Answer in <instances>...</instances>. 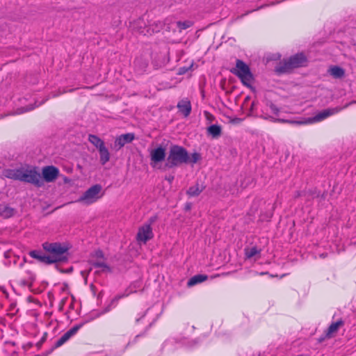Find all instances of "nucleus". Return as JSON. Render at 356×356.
<instances>
[{
    "label": "nucleus",
    "instance_id": "nucleus-1",
    "mask_svg": "<svg viewBox=\"0 0 356 356\" xmlns=\"http://www.w3.org/2000/svg\"><path fill=\"white\" fill-rule=\"evenodd\" d=\"M189 161V155L187 150L181 146L172 145L167 157L165 166L172 168Z\"/></svg>",
    "mask_w": 356,
    "mask_h": 356
},
{
    "label": "nucleus",
    "instance_id": "nucleus-2",
    "mask_svg": "<svg viewBox=\"0 0 356 356\" xmlns=\"http://www.w3.org/2000/svg\"><path fill=\"white\" fill-rule=\"evenodd\" d=\"M42 248L46 252L51 254L53 259H56V263L67 260L68 250L70 249L67 244L57 242H45L42 244Z\"/></svg>",
    "mask_w": 356,
    "mask_h": 356
},
{
    "label": "nucleus",
    "instance_id": "nucleus-3",
    "mask_svg": "<svg viewBox=\"0 0 356 356\" xmlns=\"http://www.w3.org/2000/svg\"><path fill=\"white\" fill-rule=\"evenodd\" d=\"M20 181L31 184L37 187H41L44 184L38 168L33 166L21 168Z\"/></svg>",
    "mask_w": 356,
    "mask_h": 356
},
{
    "label": "nucleus",
    "instance_id": "nucleus-4",
    "mask_svg": "<svg viewBox=\"0 0 356 356\" xmlns=\"http://www.w3.org/2000/svg\"><path fill=\"white\" fill-rule=\"evenodd\" d=\"M103 195L102 186L100 184H95L83 193L78 202L90 205L99 200Z\"/></svg>",
    "mask_w": 356,
    "mask_h": 356
},
{
    "label": "nucleus",
    "instance_id": "nucleus-5",
    "mask_svg": "<svg viewBox=\"0 0 356 356\" xmlns=\"http://www.w3.org/2000/svg\"><path fill=\"white\" fill-rule=\"evenodd\" d=\"M243 83V85L250 87L252 81L253 76L250 72V67L243 61L237 60L236 63V68L232 71Z\"/></svg>",
    "mask_w": 356,
    "mask_h": 356
},
{
    "label": "nucleus",
    "instance_id": "nucleus-6",
    "mask_svg": "<svg viewBox=\"0 0 356 356\" xmlns=\"http://www.w3.org/2000/svg\"><path fill=\"white\" fill-rule=\"evenodd\" d=\"M306 62L307 59L303 54H297L281 63L277 70L279 72H287L293 68L304 66Z\"/></svg>",
    "mask_w": 356,
    "mask_h": 356
},
{
    "label": "nucleus",
    "instance_id": "nucleus-7",
    "mask_svg": "<svg viewBox=\"0 0 356 356\" xmlns=\"http://www.w3.org/2000/svg\"><path fill=\"white\" fill-rule=\"evenodd\" d=\"M156 220V217H152L148 222L143 224L138 228L136 235V240L139 243L145 244L148 241L154 237L152 225Z\"/></svg>",
    "mask_w": 356,
    "mask_h": 356
},
{
    "label": "nucleus",
    "instance_id": "nucleus-8",
    "mask_svg": "<svg viewBox=\"0 0 356 356\" xmlns=\"http://www.w3.org/2000/svg\"><path fill=\"white\" fill-rule=\"evenodd\" d=\"M340 111H341V108L340 107L330 108L317 113L312 118H309L305 121H293L292 122L298 124L318 122L323 121L328 117L339 113Z\"/></svg>",
    "mask_w": 356,
    "mask_h": 356
},
{
    "label": "nucleus",
    "instance_id": "nucleus-9",
    "mask_svg": "<svg viewBox=\"0 0 356 356\" xmlns=\"http://www.w3.org/2000/svg\"><path fill=\"white\" fill-rule=\"evenodd\" d=\"M165 149L162 146L151 149L149 151L151 166L154 168H157L158 164L165 160Z\"/></svg>",
    "mask_w": 356,
    "mask_h": 356
},
{
    "label": "nucleus",
    "instance_id": "nucleus-10",
    "mask_svg": "<svg viewBox=\"0 0 356 356\" xmlns=\"http://www.w3.org/2000/svg\"><path fill=\"white\" fill-rule=\"evenodd\" d=\"M158 315L154 313L153 308H149L142 314H138L136 317V322L137 323L141 322L147 324L150 327L156 321Z\"/></svg>",
    "mask_w": 356,
    "mask_h": 356
},
{
    "label": "nucleus",
    "instance_id": "nucleus-11",
    "mask_svg": "<svg viewBox=\"0 0 356 356\" xmlns=\"http://www.w3.org/2000/svg\"><path fill=\"white\" fill-rule=\"evenodd\" d=\"M43 179L47 182L55 181L59 175V170L54 165H47L42 169Z\"/></svg>",
    "mask_w": 356,
    "mask_h": 356
},
{
    "label": "nucleus",
    "instance_id": "nucleus-12",
    "mask_svg": "<svg viewBox=\"0 0 356 356\" xmlns=\"http://www.w3.org/2000/svg\"><path fill=\"white\" fill-rule=\"evenodd\" d=\"M74 90V89H70L69 90H60L59 89L57 92H52L51 93V95L49 96V97L46 98L45 99L42 100V102H40L39 103H38V102H35V106L30 105V106H28L26 107H22V108H19L18 111H17V113L20 114V113H25V112H28V111H32L35 107H38V106L42 105V104H44L50 97H56L60 95L61 94H63V93H65V92H72Z\"/></svg>",
    "mask_w": 356,
    "mask_h": 356
},
{
    "label": "nucleus",
    "instance_id": "nucleus-13",
    "mask_svg": "<svg viewBox=\"0 0 356 356\" xmlns=\"http://www.w3.org/2000/svg\"><path fill=\"white\" fill-rule=\"evenodd\" d=\"M280 112L279 108L273 104L272 102H268L262 110V117L264 119L275 120L276 117L278 116Z\"/></svg>",
    "mask_w": 356,
    "mask_h": 356
},
{
    "label": "nucleus",
    "instance_id": "nucleus-14",
    "mask_svg": "<svg viewBox=\"0 0 356 356\" xmlns=\"http://www.w3.org/2000/svg\"><path fill=\"white\" fill-rule=\"evenodd\" d=\"M134 138L135 135L133 133L122 134L115 138L114 142V148L116 150H119L126 144L131 143Z\"/></svg>",
    "mask_w": 356,
    "mask_h": 356
},
{
    "label": "nucleus",
    "instance_id": "nucleus-15",
    "mask_svg": "<svg viewBox=\"0 0 356 356\" xmlns=\"http://www.w3.org/2000/svg\"><path fill=\"white\" fill-rule=\"evenodd\" d=\"M81 325H76L67 330L62 335L55 343V347L58 348L67 342L72 336H74L81 328Z\"/></svg>",
    "mask_w": 356,
    "mask_h": 356
},
{
    "label": "nucleus",
    "instance_id": "nucleus-16",
    "mask_svg": "<svg viewBox=\"0 0 356 356\" xmlns=\"http://www.w3.org/2000/svg\"><path fill=\"white\" fill-rule=\"evenodd\" d=\"M29 255L32 258L46 264L56 263V259H53L51 255H45L40 250H31L29 252Z\"/></svg>",
    "mask_w": 356,
    "mask_h": 356
},
{
    "label": "nucleus",
    "instance_id": "nucleus-17",
    "mask_svg": "<svg viewBox=\"0 0 356 356\" xmlns=\"http://www.w3.org/2000/svg\"><path fill=\"white\" fill-rule=\"evenodd\" d=\"M179 111L184 116L188 117L191 112V104L187 98L181 99L177 104Z\"/></svg>",
    "mask_w": 356,
    "mask_h": 356
},
{
    "label": "nucleus",
    "instance_id": "nucleus-18",
    "mask_svg": "<svg viewBox=\"0 0 356 356\" xmlns=\"http://www.w3.org/2000/svg\"><path fill=\"white\" fill-rule=\"evenodd\" d=\"M136 285L134 284V285H131L130 286L128 289H127L124 293H121V294H118L111 301V305H110V307L113 306V307H115L116 305H117V302L118 301L122 298H124V297H127L128 296H129L131 293H135L136 292Z\"/></svg>",
    "mask_w": 356,
    "mask_h": 356
},
{
    "label": "nucleus",
    "instance_id": "nucleus-19",
    "mask_svg": "<svg viewBox=\"0 0 356 356\" xmlns=\"http://www.w3.org/2000/svg\"><path fill=\"white\" fill-rule=\"evenodd\" d=\"M25 273L26 276L20 280V284L31 288L35 279V274L29 270H26Z\"/></svg>",
    "mask_w": 356,
    "mask_h": 356
},
{
    "label": "nucleus",
    "instance_id": "nucleus-20",
    "mask_svg": "<svg viewBox=\"0 0 356 356\" xmlns=\"http://www.w3.org/2000/svg\"><path fill=\"white\" fill-rule=\"evenodd\" d=\"M327 72L334 79H341L345 75L344 70L337 65L331 66L328 69Z\"/></svg>",
    "mask_w": 356,
    "mask_h": 356
},
{
    "label": "nucleus",
    "instance_id": "nucleus-21",
    "mask_svg": "<svg viewBox=\"0 0 356 356\" xmlns=\"http://www.w3.org/2000/svg\"><path fill=\"white\" fill-rule=\"evenodd\" d=\"M3 175L7 178L20 181L21 168L6 169L3 171Z\"/></svg>",
    "mask_w": 356,
    "mask_h": 356
},
{
    "label": "nucleus",
    "instance_id": "nucleus-22",
    "mask_svg": "<svg viewBox=\"0 0 356 356\" xmlns=\"http://www.w3.org/2000/svg\"><path fill=\"white\" fill-rule=\"evenodd\" d=\"M204 189V186L200 185L199 184H196L194 186H191L186 193L190 197H197L198 196Z\"/></svg>",
    "mask_w": 356,
    "mask_h": 356
},
{
    "label": "nucleus",
    "instance_id": "nucleus-23",
    "mask_svg": "<svg viewBox=\"0 0 356 356\" xmlns=\"http://www.w3.org/2000/svg\"><path fill=\"white\" fill-rule=\"evenodd\" d=\"M343 325V322L341 320L337 321L332 323L327 328L326 336L329 338L332 337L334 333H336L339 327Z\"/></svg>",
    "mask_w": 356,
    "mask_h": 356
},
{
    "label": "nucleus",
    "instance_id": "nucleus-24",
    "mask_svg": "<svg viewBox=\"0 0 356 356\" xmlns=\"http://www.w3.org/2000/svg\"><path fill=\"white\" fill-rule=\"evenodd\" d=\"M261 250L257 246L245 249V255L247 259H251L255 257H259Z\"/></svg>",
    "mask_w": 356,
    "mask_h": 356
},
{
    "label": "nucleus",
    "instance_id": "nucleus-25",
    "mask_svg": "<svg viewBox=\"0 0 356 356\" xmlns=\"http://www.w3.org/2000/svg\"><path fill=\"white\" fill-rule=\"evenodd\" d=\"M207 276L202 274L194 275L188 281V286H193L197 284L202 283L207 280Z\"/></svg>",
    "mask_w": 356,
    "mask_h": 356
},
{
    "label": "nucleus",
    "instance_id": "nucleus-26",
    "mask_svg": "<svg viewBox=\"0 0 356 356\" xmlns=\"http://www.w3.org/2000/svg\"><path fill=\"white\" fill-rule=\"evenodd\" d=\"M100 162L102 165L106 164L110 160V153L104 145L99 149Z\"/></svg>",
    "mask_w": 356,
    "mask_h": 356
},
{
    "label": "nucleus",
    "instance_id": "nucleus-27",
    "mask_svg": "<svg viewBox=\"0 0 356 356\" xmlns=\"http://www.w3.org/2000/svg\"><path fill=\"white\" fill-rule=\"evenodd\" d=\"M88 140L94 146H95L98 149L104 147V142L98 136L92 134H90L88 136Z\"/></svg>",
    "mask_w": 356,
    "mask_h": 356
},
{
    "label": "nucleus",
    "instance_id": "nucleus-28",
    "mask_svg": "<svg viewBox=\"0 0 356 356\" xmlns=\"http://www.w3.org/2000/svg\"><path fill=\"white\" fill-rule=\"evenodd\" d=\"M207 132L213 138H217L221 134V127L218 124H212L207 128Z\"/></svg>",
    "mask_w": 356,
    "mask_h": 356
},
{
    "label": "nucleus",
    "instance_id": "nucleus-29",
    "mask_svg": "<svg viewBox=\"0 0 356 356\" xmlns=\"http://www.w3.org/2000/svg\"><path fill=\"white\" fill-rule=\"evenodd\" d=\"M0 214L5 218H9L14 214V210L7 206L0 207Z\"/></svg>",
    "mask_w": 356,
    "mask_h": 356
},
{
    "label": "nucleus",
    "instance_id": "nucleus-30",
    "mask_svg": "<svg viewBox=\"0 0 356 356\" xmlns=\"http://www.w3.org/2000/svg\"><path fill=\"white\" fill-rule=\"evenodd\" d=\"M201 159L200 154L197 152H193L191 156H189V161L192 163H196Z\"/></svg>",
    "mask_w": 356,
    "mask_h": 356
},
{
    "label": "nucleus",
    "instance_id": "nucleus-31",
    "mask_svg": "<svg viewBox=\"0 0 356 356\" xmlns=\"http://www.w3.org/2000/svg\"><path fill=\"white\" fill-rule=\"evenodd\" d=\"M192 23L189 21L178 22L177 26L180 29H186L191 26Z\"/></svg>",
    "mask_w": 356,
    "mask_h": 356
},
{
    "label": "nucleus",
    "instance_id": "nucleus-32",
    "mask_svg": "<svg viewBox=\"0 0 356 356\" xmlns=\"http://www.w3.org/2000/svg\"><path fill=\"white\" fill-rule=\"evenodd\" d=\"M173 343H174V339H168L163 343V348L170 351L172 350L171 346L173 345Z\"/></svg>",
    "mask_w": 356,
    "mask_h": 356
},
{
    "label": "nucleus",
    "instance_id": "nucleus-33",
    "mask_svg": "<svg viewBox=\"0 0 356 356\" xmlns=\"http://www.w3.org/2000/svg\"><path fill=\"white\" fill-rule=\"evenodd\" d=\"M165 179L169 182V184H171L174 180V176L173 175L166 176Z\"/></svg>",
    "mask_w": 356,
    "mask_h": 356
},
{
    "label": "nucleus",
    "instance_id": "nucleus-34",
    "mask_svg": "<svg viewBox=\"0 0 356 356\" xmlns=\"http://www.w3.org/2000/svg\"><path fill=\"white\" fill-rule=\"evenodd\" d=\"M95 266L97 267H103V266H104V263H97L95 264Z\"/></svg>",
    "mask_w": 356,
    "mask_h": 356
},
{
    "label": "nucleus",
    "instance_id": "nucleus-35",
    "mask_svg": "<svg viewBox=\"0 0 356 356\" xmlns=\"http://www.w3.org/2000/svg\"><path fill=\"white\" fill-rule=\"evenodd\" d=\"M254 105H255V102H252V104H251V108H251V111H252V110H253Z\"/></svg>",
    "mask_w": 356,
    "mask_h": 356
},
{
    "label": "nucleus",
    "instance_id": "nucleus-36",
    "mask_svg": "<svg viewBox=\"0 0 356 356\" xmlns=\"http://www.w3.org/2000/svg\"><path fill=\"white\" fill-rule=\"evenodd\" d=\"M247 186H248V184L244 185L243 183H241V186L242 188H245V187H247Z\"/></svg>",
    "mask_w": 356,
    "mask_h": 356
},
{
    "label": "nucleus",
    "instance_id": "nucleus-37",
    "mask_svg": "<svg viewBox=\"0 0 356 356\" xmlns=\"http://www.w3.org/2000/svg\"><path fill=\"white\" fill-rule=\"evenodd\" d=\"M140 33L143 34V35H146L147 34V33L144 30H140Z\"/></svg>",
    "mask_w": 356,
    "mask_h": 356
},
{
    "label": "nucleus",
    "instance_id": "nucleus-38",
    "mask_svg": "<svg viewBox=\"0 0 356 356\" xmlns=\"http://www.w3.org/2000/svg\"><path fill=\"white\" fill-rule=\"evenodd\" d=\"M186 208L187 210H189L191 209V205L190 204H187Z\"/></svg>",
    "mask_w": 356,
    "mask_h": 356
},
{
    "label": "nucleus",
    "instance_id": "nucleus-39",
    "mask_svg": "<svg viewBox=\"0 0 356 356\" xmlns=\"http://www.w3.org/2000/svg\"><path fill=\"white\" fill-rule=\"evenodd\" d=\"M138 337H139V335L136 336V337L134 338V342H136V339H137Z\"/></svg>",
    "mask_w": 356,
    "mask_h": 356
},
{
    "label": "nucleus",
    "instance_id": "nucleus-40",
    "mask_svg": "<svg viewBox=\"0 0 356 356\" xmlns=\"http://www.w3.org/2000/svg\"><path fill=\"white\" fill-rule=\"evenodd\" d=\"M23 265H24V263H21V264H19V266H20V267H22V266H23Z\"/></svg>",
    "mask_w": 356,
    "mask_h": 356
},
{
    "label": "nucleus",
    "instance_id": "nucleus-41",
    "mask_svg": "<svg viewBox=\"0 0 356 356\" xmlns=\"http://www.w3.org/2000/svg\"><path fill=\"white\" fill-rule=\"evenodd\" d=\"M110 309V308H107L105 312H108Z\"/></svg>",
    "mask_w": 356,
    "mask_h": 356
}]
</instances>
